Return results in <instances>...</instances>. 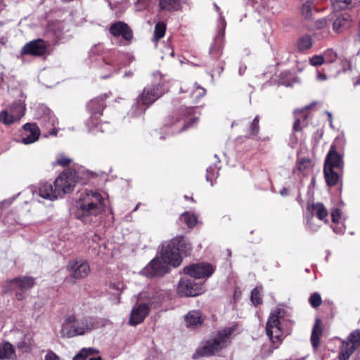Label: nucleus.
Returning <instances> with one entry per match:
<instances>
[{
	"label": "nucleus",
	"mask_w": 360,
	"mask_h": 360,
	"mask_svg": "<svg viewBox=\"0 0 360 360\" xmlns=\"http://www.w3.org/2000/svg\"><path fill=\"white\" fill-rule=\"evenodd\" d=\"M104 210L103 199L98 191L84 190L80 192L75 212L76 218L87 223Z\"/></svg>",
	"instance_id": "obj_1"
},
{
	"label": "nucleus",
	"mask_w": 360,
	"mask_h": 360,
	"mask_svg": "<svg viewBox=\"0 0 360 360\" xmlns=\"http://www.w3.org/2000/svg\"><path fill=\"white\" fill-rule=\"evenodd\" d=\"M234 330V327H226L212 333L206 345L195 352L193 356V359L219 354L230 345Z\"/></svg>",
	"instance_id": "obj_2"
},
{
	"label": "nucleus",
	"mask_w": 360,
	"mask_h": 360,
	"mask_svg": "<svg viewBox=\"0 0 360 360\" xmlns=\"http://www.w3.org/2000/svg\"><path fill=\"white\" fill-rule=\"evenodd\" d=\"M93 316H68L62 325L61 335L65 338H73L84 335L97 328Z\"/></svg>",
	"instance_id": "obj_3"
},
{
	"label": "nucleus",
	"mask_w": 360,
	"mask_h": 360,
	"mask_svg": "<svg viewBox=\"0 0 360 360\" xmlns=\"http://www.w3.org/2000/svg\"><path fill=\"white\" fill-rule=\"evenodd\" d=\"M191 245L184 238H175L162 244L161 255L170 265L176 267L182 262V255H188Z\"/></svg>",
	"instance_id": "obj_4"
},
{
	"label": "nucleus",
	"mask_w": 360,
	"mask_h": 360,
	"mask_svg": "<svg viewBox=\"0 0 360 360\" xmlns=\"http://www.w3.org/2000/svg\"><path fill=\"white\" fill-rule=\"evenodd\" d=\"M167 91V88L164 87L163 84L160 83L146 86L143 92L137 97L136 105L133 106V108H135L136 113H143L146 110V107L153 104Z\"/></svg>",
	"instance_id": "obj_5"
},
{
	"label": "nucleus",
	"mask_w": 360,
	"mask_h": 360,
	"mask_svg": "<svg viewBox=\"0 0 360 360\" xmlns=\"http://www.w3.org/2000/svg\"><path fill=\"white\" fill-rule=\"evenodd\" d=\"M87 109L91 114L90 118L86 122L89 130L94 134H96L97 131L103 132L105 129H103V124L97 121L98 117L102 115L104 109L103 98H96L90 101L87 103Z\"/></svg>",
	"instance_id": "obj_6"
},
{
	"label": "nucleus",
	"mask_w": 360,
	"mask_h": 360,
	"mask_svg": "<svg viewBox=\"0 0 360 360\" xmlns=\"http://www.w3.org/2000/svg\"><path fill=\"white\" fill-rule=\"evenodd\" d=\"M77 172L68 169L63 172L54 181V186L59 191V196L71 192L77 182Z\"/></svg>",
	"instance_id": "obj_7"
},
{
	"label": "nucleus",
	"mask_w": 360,
	"mask_h": 360,
	"mask_svg": "<svg viewBox=\"0 0 360 360\" xmlns=\"http://www.w3.org/2000/svg\"><path fill=\"white\" fill-rule=\"evenodd\" d=\"M283 316H269L266 331L273 344L279 343L283 334Z\"/></svg>",
	"instance_id": "obj_8"
},
{
	"label": "nucleus",
	"mask_w": 360,
	"mask_h": 360,
	"mask_svg": "<svg viewBox=\"0 0 360 360\" xmlns=\"http://www.w3.org/2000/svg\"><path fill=\"white\" fill-rule=\"evenodd\" d=\"M34 285V280L32 277H18L9 282V290L15 292V297L18 300H22L26 295V292Z\"/></svg>",
	"instance_id": "obj_9"
},
{
	"label": "nucleus",
	"mask_w": 360,
	"mask_h": 360,
	"mask_svg": "<svg viewBox=\"0 0 360 360\" xmlns=\"http://www.w3.org/2000/svg\"><path fill=\"white\" fill-rule=\"evenodd\" d=\"M160 255L161 259L158 257L152 259L150 262L141 271V274L149 278L161 276L167 274L168 271L167 264H170L165 261L161 254Z\"/></svg>",
	"instance_id": "obj_10"
},
{
	"label": "nucleus",
	"mask_w": 360,
	"mask_h": 360,
	"mask_svg": "<svg viewBox=\"0 0 360 360\" xmlns=\"http://www.w3.org/2000/svg\"><path fill=\"white\" fill-rule=\"evenodd\" d=\"M215 268L209 263H197L186 266L184 269L186 274L197 278H207L214 272Z\"/></svg>",
	"instance_id": "obj_11"
},
{
	"label": "nucleus",
	"mask_w": 360,
	"mask_h": 360,
	"mask_svg": "<svg viewBox=\"0 0 360 360\" xmlns=\"http://www.w3.org/2000/svg\"><path fill=\"white\" fill-rule=\"evenodd\" d=\"M360 347V329L351 333L348 341H343L339 354L340 360H348L352 354Z\"/></svg>",
	"instance_id": "obj_12"
},
{
	"label": "nucleus",
	"mask_w": 360,
	"mask_h": 360,
	"mask_svg": "<svg viewBox=\"0 0 360 360\" xmlns=\"http://www.w3.org/2000/svg\"><path fill=\"white\" fill-rule=\"evenodd\" d=\"M177 293L181 297H194L202 294V284L195 283L188 278H181L177 285Z\"/></svg>",
	"instance_id": "obj_13"
},
{
	"label": "nucleus",
	"mask_w": 360,
	"mask_h": 360,
	"mask_svg": "<svg viewBox=\"0 0 360 360\" xmlns=\"http://www.w3.org/2000/svg\"><path fill=\"white\" fill-rule=\"evenodd\" d=\"M67 269L70 276L75 279H83L89 276L91 269L89 263L83 259L70 260Z\"/></svg>",
	"instance_id": "obj_14"
},
{
	"label": "nucleus",
	"mask_w": 360,
	"mask_h": 360,
	"mask_svg": "<svg viewBox=\"0 0 360 360\" xmlns=\"http://www.w3.org/2000/svg\"><path fill=\"white\" fill-rule=\"evenodd\" d=\"M49 44L43 39H39L26 43L20 51L21 56L31 55L33 56H43L46 54Z\"/></svg>",
	"instance_id": "obj_15"
},
{
	"label": "nucleus",
	"mask_w": 360,
	"mask_h": 360,
	"mask_svg": "<svg viewBox=\"0 0 360 360\" xmlns=\"http://www.w3.org/2000/svg\"><path fill=\"white\" fill-rule=\"evenodd\" d=\"M109 32L115 38L121 37L126 45L131 43L133 39V31L130 27L122 21H117L110 25Z\"/></svg>",
	"instance_id": "obj_16"
},
{
	"label": "nucleus",
	"mask_w": 360,
	"mask_h": 360,
	"mask_svg": "<svg viewBox=\"0 0 360 360\" xmlns=\"http://www.w3.org/2000/svg\"><path fill=\"white\" fill-rule=\"evenodd\" d=\"M36 116L37 118L40 120V123L43 124L46 129L50 131V134H56V125L57 119L49 108L45 106L39 107Z\"/></svg>",
	"instance_id": "obj_17"
},
{
	"label": "nucleus",
	"mask_w": 360,
	"mask_h": 360,
	"mask_svg": "<svg viewBox=\"0 0 360 360\" xmlns=\"http://www.w3.org/2000/svg\"><path fill=\"white\" fill-rule=\"evenodd\" d=\"M40 135V130L36 124L27 123L23 126L21 142L25 145L37 141Z\"/></svg>",
	"instance_id": "obj_18"
},
{
	"label": "nucleus",
	"mask_w": 360,
	"mask_h": 360,
	"mask_svg": "<svg viewBox=\"0 0 360 360\" xmlns=\"http://www.w3.org/2000/svg\"><path fill=\"white\" fill-rule=\"evenodd\" d=\"M36 193L42 198L49 200H54L59 197V191L52 184L47 182L40 183Z\"/></svg>",
	"instance_id": "obj_19"
},
{
	"label": "nucleus",
	"mask_w": 360,
	"mask_h": 360,
	"mask_svg": "<svg viewBox=\"0 0 360 360\" xmlns=\"http://www.w3.org/2000/svg\"><path fill=\"white\" fill-rule=\"evenodd\" d=\"M314 104L315 103H313L311 105H306L302 109H296L294 110L293 113L295 118V120L293 124L294 131H301L302 127H304L306 125L305 121L308 117L307 110Z\"/></svg>",
	"instance_id": "obj_20"
},
{
	"label": "nucleus",
	"mask_w": 360,
	"mask_h": 360,
	"mask_svg": "<svg viewBox=\"0 0 360 360\" xmlns=\"http://www.w3.org/2000/svg\"><path fill=\"white\" fill-rule=\"evenodd\" d=\"M324 166H330L331 168L341 169L343 167L342 157L335 150V146L332 145L326 158Z\"/></svg>",
	"instance_id": "obj_21"
},
{
	"label": "nucleus",
	"mask_w": 360,
	"mask_h": 360,
	"mask_svg": "<svg viewBox=\"0 0 360 360\" xmlns=\"http://www.w3.org/2000/svg\"><path fill=\"white\" fill-rule=\"evenodd\" d=\"M352 25L351 16L347 13H342L336 17L333 23V29L336 33H342L349 29Z\"/></svg>",
	"instance_id": "obj_22"
},
{
	"label": "nucleus",
	"mask_w": 360,
	"mask_h": 360,
	"mask_svg": "<svg viewBox=\"0 0 360 360\" xmlns=\"http://www.w3.org/2000/svg\"><path fill=\"white\" fill-rule=\"evenodd\" d=\"M323 328L324 326L323 321L319 318L316 319L310 338L311 343L314 350H316L319 346L320 340L323 332Z\"/></svg>",
	"instance_id": "obj_23"
},
{
	"label": "nucleus",
	"mask_w": 360,
	"mask_h": 360,
	"mask_svg": "<svg viewBox=\"0 0 360 360\" xmlns=\"http://www.w3.org/2000/svg\"><path fill=\"white\" fill-rule=\"evenodd\" d=\"M307 210L311 212V217L316 216L319 220L328 223V212L322 203H314L307 207Z\"/></svg>",
	"instance_id": "obj_24"
},
{
	"label": "nucleus",
	"mask_w": 360,
	"mask_h": 360,
	"mask_svg": "<svg viewBox=\"0 0 360 360\" xmlns=\"http://www.w3.org/2000/svg\"><path fill=\"white\" fill-rule=\"evenodd\" d=\"M15 351L12 344L8 342L0 345V360H15Z\"/></svg>",
	"instance_id": "obj_25"
},
{
	"label": "nucleus",
	"mask_w": 360,
	"mask_h": 360,
	"mask_svg": "<svg viewBox=\"0 0 360 360\" xmlns=\"http://www.w3.org/2000/svg\"><path fill=\"white\" fill-rule=\"evenodd\" d=\"M335 169L330 167V166H324L323 173L326 183L329 186H335L339 180L340 176Z\"/></svg>",
	"instance_id": "obj_26"
},
{
	"label": "nucleus",
	"mask_w": 360,
	"mask_h": 360,
	"mask_svg": "<svg viewBox=\"0 0 360 360\" xmlns=\"http://www.w3.org/2000/svg\"><path fill=\"white\" fill-rule=\"evenodd\" d=\"M9 112L12 115H17L18 117H14V121H19L21 117L24 115L25 111V106L21 101H17L12 103L8 109Z\"/></svg>",
	"instance_id": "obj_27"
},
{
	"label": "nucleus",
	"mask_w": 360,
	"mask_h": 360,
	"mask_svg": "<svg viewBox=\"0 0 360 360\" xmlns=\"http://www.w3.org/2000/svg\"><path fill=\"white\" fill-rule=\"evenodd\" d=\"M202 316H184V323L189 329H196L203 323Z\"/></svg>",
	"instance_id": "obj_28"
},
{
	"label": "nucleus",
	"mask_w": 360,
	"mask_h": 360,
	"mask_svg": "<svg viewBox=\"0 0 360 360\" xmlns=\"http://www.w3.org/2000/svg\"><path fill=\"white\" fill-rule=\"evenodd\" d=\"M134 301L136 302L135 306L133 307L130 315H147L149 313V306L147 303H138V297H134Z\"/></svg>",
	"instance_id": "obj_29"
},
{
	"label": "nucleus",
	"mask_w": 360,
	"mask_h": 360,
	"mask_svg": "<svg viewBox=\"0 0 360 360\" xmlns=\"http://www.w3.org/2000/svg\"><path fill=\"white\" fill-rule=\"evenodd\" d=\"M312 44L311 37L309 35H304L297 39L296 46L300 51H304L309 49Z\"/></svg>",
	"instance_id": "obj_30"
},
{
	"label": "nucleus",
	"mask_w": 360,
	"mask_h": 360,
	"mask_svg": "<svg viewBox=\"0 0 360 360\" xmlns=\"http://www.w3.org/2000/svg\"><path fill=\"white\" fill-rule=\"evenodd\" d=\"M180 6L179 0H159V6L161 10H177Z\"/></svg>",
	"instance_id": "obj_31"
},
{
	"label": "nucleus",
	"mask_w": 360,
	"mask_h": 360,
	"mask_svg": "<svg viewBox=\"0 0 360 360\" xmlns=\"http://www.w3.org/2000/svg\"><path fill=\"white\" fill-rule=\"evenodd\" d=\"M333 7L335 10H344L352 8L354 0H331Z\"/></svg>",
	"instance_id": "obj_32"
},
{
	"label": "nucleus",
	"mask_w": 360,
	"mask_h": 360,
	"mask_svg": "<svg viewBox=\"0 0 360 360\" xmlns=\"http://www.w3.org/2000/svg\"><path fill=\"white\" fill-rule=\"evenodd\" d=\"M329 19L328 18H321L315 22V27L317 30H323L322 37H326L329 34Z\"/></svg>",
	"instance_id": "obj_33"
},
{
	"label": "nucleus",
	"mask_w": 360,
	"mask_h": 360,
	"mask_svg": "<svg viewBox=\"0 0 360 360\" xmlns=\"http://www.w3.org/2000/svg\"><path fill=\"white\" fill-rule=\"evenodd\" d=\"M98 351L91 347L82 348L73 358L72 360H86L89 356L97 353Z\"/></svg>",
	"instance_id": "obj_34"
},
{
	"label": "nucleus",
	"mask_w": 360,
	"mask_h": 360,
	"mask_svg": "<svg viewBox=\"0 0 360 360\" xmlns=\"http://www.w3.org/2000/svg\"><path fill=\"white\" fill-rule=\"evenodd\" d=\"M14 117H18L17 115H12L8 109L3 110L0 112V122L10 125L15 122Z\"/></svg>",
	"instance_id": "obj_35"
},
{
	"label": "nucleus",
	"mask_w": 360,
	"mask_h": 360,
	"mask_svg": "<svg viewBox=\"0 0 360 360\" xmlns=\"http://www.w3.org/2000/svg\"><path fill=\"white\" fill-rule=\"evenodd\" d=\"M181 219L183 220L188 228H193L197 224V217L188 212L181 214Z\"/></svg>",
	"instance_id": "obj_36"
},
{
	"label": "nucleus",
	"mask_w": 360,
	"mask_h": 360,
	"mask_svg": "<svg viewBox=\"0 0 360 360\" xmlns=\"http://www.w3.org/2000/svg\"><path fill=\"white\" fill-rule=\"evenodd\" d=\"M262 287H256L255 288H254L252 290L250 300L255 306H257L262 303Z\"/></svg>",
	"instance_id": "obj_37"
},
{
	"label": "nucleus",
	"mask_w": 360,
	"mask_h": 360,
	"mask_svg": "<svg viewBox=\"0 0 360 360\" xmlns=\"http://www.w3.org/2000/svg\"><path fill=\"white\" fill-rule=\"evenodd\" d=\"M214 8H215L216 11L218 12L219 14V19L218 21V29H219V35H221V36H219L218 37H219V39H220V37H222L224 34L226 23L225 18L221 15V13L220 11V8L217 4H214Z\"/></svg>",
	"instance_id": "obj_38"
},
{
	"label": "nucleus",
	"mask_w": 360,
	"mask_h": 360,
	"mask_svg": "<svg viewBox=\"0 0 360 360\" xmlns=\"http://www.w3.org/2000/svg\"><path fill=\"white\" fill-rule=\"evenodd\" d=\"M166 31V25L162 22H158L155 26L154 30V39L155 40H159L162 38L165 34Z\"/></svg>",
	"instance_id": "obj_39"
},
{
	"label": "nucleus",
	"mask_w": 360,
	"mask_h": 360,
	"mask_svg": "<svg viewBox=\"0 0 360 360\" xmlns=\"http://www.w3.org/2000/svg\"><path fill=\"white\" fill-rule=\"evenodd\" d=\"M32 341L30 338H25L17 344V348L22 352H29L31 350Z\"/></svg>",
	"instance_id": "obj_40"
},
{
	"label": "nucleus",
	"mask_w": 360,
	"mask_h": 360,
	"mask_svg": "<svg viewBox=\"0 0 360 360\" xmlns=\"http://www.w3.org/2000/svg\"><path fill=\"white\" fill-rule=\"evenodd\" d=\"M314 9V4L311 1H307L302 5V13L306 19H311Z\"/></svg>",
	"instance_id": "obj_41"
},
{
	"label": "nucleus",
	"mask_w": 360,
	"mask_h": 360,
	"mask_svg": "<svg viewBox=\"0 0 360 360\" xmlns=\"http://www.w3.org/2000/svg\"><path fill=\"white\" fill-rule=\"evenodd\" d=\"M205 89L200 86L197 85V84H195L192 90L191 91V95L194 98H200L205 94Z\"/></svg>",
	"instance_id": "obj_42"
},
{
	"label": "nucleus",
	"mask_w": 360,
	"mask_h": 360,
	"mask_svg": "<svg viewBox=\"0 0 360 360\" xmlns=\"http://www.w3.org/2000/svg\"><path fill=\"white\" fill-rule=\"evenodd\" d=\"M323 56L324 57L325 63H333L338 58L337 53L332 49H328L323 52Z\"/></svg>",
	"instance_id": "obj_43"
},
{
	"label": "nucleus",
	"mask_w": 360,
	"mask_h": 360,
	"mask_svg": "<svg viewBox=\"0 0 360 360\" xmlns=\"http://www.w3.org/2000/svg\"><path fill=\"white\" fill-rule=\"evenodd\" d=\"M309 302L312 307L316 308L320 306L322 302L320 294L318 292H314L311 294L309 299Z\"/></svg>",
	"instance_id": "obj_44"
},
{
	"label": "nucleus",
	"mask_w": 360,
	"mask_h": 360,
	"mask_svg": "<svg viewBox=\"0 0 360 360\" xmlns=\"http://www.w3.org/2000/svg\"><path fill=\"white\" fill-rule=\"evenodd\" d=\"M259 131V116L257 115L250 126V132L251 135H257Z\"/></svg>",
	"instance_id": "obj_45"
},
{
	"label": "nucleus",
	"mask_w": 360,
	"mask_h": 360,
	"mask_svg": "<svg viewBox=\"0 0 360 360\" xmlns=\"http://www.w3.org/2000/svg\"><path fill=\"white\" fill-rule=\"evenodd\" d=\"M309 63L312 66H319L325 63L323 55H315L309 60Z\"/></svg>",
	"instance_id": "obj_46"
},
{
	"label": "nucleus",
	"mask_w": 360,
	"mask_h": 360,
	"mask_svg": "<svg viewBox=\"0 0 360 360\" xmlns=\"http://www.w3.org/2000/svg\"><path fill=\"white\" fill-rule=\"evenodd\" d=\"M217 174L216 168L210 167L207 169L206 179L207 181L211 182V185H213V179L215 177Z\"/></svg>",
	"instance_id": "obj_47"
},
{
	"label": "nucleus",
	"mask_w": 360,
	"mask_h": 360,
	"mask_svg": "<svg viewBox=\"0 0 360 360\" xmlns=\"http://www.w3.org/2000/svg\"><path fill=\"white\" fill-rule=\"evenodd\" d=\"M71 162H72L71 159H70L63 155H60L56 160L57 164L60 166H63V167L69 165L71 163Z\"/></svg>",
	"instance_id": "obj_48"
},
{
	"label": "nucleus",
	"mask_w": 360,
	"mask_h": 360,
	"mask_svg": "<svg viewBox=\"0 0 360 360\" xmlns=\"http://www.w3.org/2000/svg\"><path fill=\"white\" fill-rule=\"evenodd\" d=\"M311 166V162L309 159H302L298 162L297 168L299 170H304L306 168Z\"/></svg>",
	"instance_id": "obj_49"
},
{
	"label": "nucleus",
	"mask_w": 360,
	"mask_h": 360,
	"mask_svg": "<svg viewBox=\"0 0 360 360\" xmlns=\"http://www.w3.org/2000/svg\"><path fill=\"white\" fill-rule=\"evenodd\" d=\"M145 316H129V324L132 326H136L142 323Z\"/></svg>",
	"instance_id": "obj_50"
},
{
	"label": "nucleus",
	"mask_w": 360,
	"mask_h": 360,
	"mask_svg": "<svg viewBox=\"0 0 360 360\" xmlns=\"http://www.w3.org/2000/svg\"><path fill=\"white\" fill-rule=\"evenodd\" d=\"M331 217L333 223H338L341 217V212L339 209L335 208L331 211Z\"/></svg>",
	"instance_id": "obj_51"
},
{
	"label": "nucleus",
	"mask_w": 360,
	"mask_h": 360,
	"mask_svg": "<svg viewBox=\"0 0 360 360\" xmlns=\"http://www.w3.org/2000/svg\"><path fill=\"white\" fill-rule=\"evenodd\" d=\"M307 226L312 231H316L319 227L318 225L314 224V217H310L307 219Z\"/></svg>",
	"instance_id": "obj_52"
},
{
	"label": "nucleus",
	"mask_w": 360,
	"mask_h": 360,
	"mask_svg": "<svg viewBox=\"0 0 360 360\" xmlns=\"http://www.w3.org/2000/svg\"><path fill=\"white\" fill-rule=\"evenodd\" d=\"M45 360H60V357L54 352L50 351L45 356Z\"/></svg>",
	"instance_id": "obj_53"
},
{
	"label": "nucleus",
	"mask_w": 360,
	"mask_h": 360,
	"mask_svg": "<svg viewBox=\"0 0 360 360\" xmlns=\"http://www.w3.org/2000/svg\"><path fill=\"white\" fill-rule=\"evenodd\" d=\"M220 49H221V47H220L219 45H214V46H212L210 47V51L211 53H213L214 52H216V53L219 52V53Z\"/></svg>",
	"instance_id": "obj_54"
},
{
	"label": "nucleus",
	"mask_w": 360,
	"mask_h": 360,
	"mask_svg": "<svg viewBox=\"0 0 360 360\" xmlns=\"http://www.w3.org/2000/svg\"><path fill=\"white\" fill-rule=\"evenodd\" d=\"M333 230L335 233L338 234H342L344 233V229L342 227L334 226L333 227Z\"/></svg>",
	"instance_id": "obj_55"
},
{
	"label": "nucleus",
	"mask_w": 360,
	"mask_h": 360,
	"mask_svg": "<svg viewBox=\"0 0 360 360\" xmlns=\"http://www.w3.org/2000/svg\"><path fill=\"white\" fill-rule=\"evenodd\" d=\"M317 79L320 80V81L326 80L327 79V76L325 74H323V73L319 72L318 75H317Z\"/></svg>",
	"instance_id": "obj_56"
},
{
	"label": "nucleus",
	"mask_w": 360,
	"mask_h": 360,
	"mask_svg": "<svg viewBox=\"0 0 360 360\" xmlns=\"http://www.w3.org/2000/svg\"><path fill=\"white\" fill-rule=\"evenodd\" d=\"M120 285H121L120 283H118V284L112 283L110 285V288L112 289V290H116L119 291L120 288H121Z\"/></svg>",
	"instance_id": "obj_57"
},
{
	"label": "nucleus",
	"mask_w": 360,
	"mask_h": 360,
	"mask_svg": "<svg viewBox=\"0 0 360 360\" xmlns=\"http://www.w3.org/2000/svg\"><path fill=\"white\" fill-rule=\"evenodd\" d=\"M266 347L268 348L269 349V354L273 352V350L276 348V346L274 347H272L271 345H264V347H263V349H264Z\"/></svg>",
	"instance_id": "obj_58"
},
{
	"label": "nucleus",
	"mask_w": 360,
	"mask_h": 360,
	"mask_svg": "<svg viewBox=\"0 0 360 360\" xmlns=\"http://www.w3.org/2000/svg\"><path fill=\"white\" fill-rule=\"evenodd\" d=\"M326 114L328 116V120L330 122V127H333L332 114L329 112H326Z\"/></svg>",
	"instance_id": "obj_59"
},
{
	"label": "nucleus",
	"mask_w": 360,
	"mask_h": 360,
	"mask_svg": "<svg viewBox=\"0 0 360 360\" xmlns=\"http://www.w3.org/2000/svg\"><path fill=\"white\" fill-rule=\"evenodd\" d=\"M281 313H285V311H282L281 309L278 308L274 314H271V315H280Z\"/></svg>",
	"instance_id": "obj_60"
},
{
	"label": "nucleus",
	"mask_w": 360,
	"mask_h": 360,
	"mask_svg": "<svg viewBox=\"0 0 360 360\" xmlns=\"http://www.w3.org/2000/svg\"><path fill=\"white\" fill-rule=\"evenodd\" d=\"M280 193H281V195H283V196H284V195H288V189H286V188H283V189H282V190L281 191Z\"/></svg>",
	"instance_id": "obj_61"
},
{
	"label": "nucleus",
	"mask_w": 360,
	"mask_h": 360,
	"mask_svg": "<svg viewBox=\"0 0 360 360\" xmlns=\"http://www.w3.org/2000/svg\"><path fill=\"white\" fill-rule=\"evenodd\" d=\"M191 126L190 124L186 123L184 125V127L179 130V131H181L183 130H185L186 129L188 128Z\"/></svg>",
	"instance_id": "obj_62"
},
{
	"label": "nucleus",
	"mask_w": 360,
	"mask_h": 360,
	"mask_svg": "<svg viewBox=\"0 0 360 360\" xmlns=\"http://www.w3.org/2000/svg\"><path fill=\"white\" fill-rule=\"evenodd\" d=\"M89 360H102V358L101 356L91 357Z\"/></svg>",
	"instance_id": "obj_63"
},
{
	"label": "nucleus",
	"mask_w": 360,
	"mask_h": 360,
	"mask_svg": "<svg viewBox=\"0 0 360 360\" xmlns=\"http://www.w3.org/2000/svg\"><path fill=\"white\" fill-rule=\"evenodd\" d=\"M187 111H188V114H191V112H192V109H191V108H188V109H187Z\"/></svg>",
	"instance_id": "obj_64"
}]
</instances>
